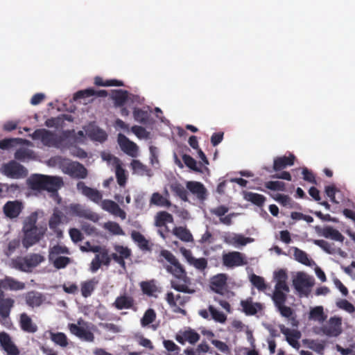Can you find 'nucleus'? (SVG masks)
Returning <instances> with one entry per match:
<instances>
[{
  "label": "nucleus",
  "mask_w": 355,
  "mask_h": 355,
  "mask_svg": "<svg viewBox=\"0 0 355 355\" xmlns=\"http://www.w3.org/2000/svg\"><path fill=\"white\" fill-rule=\"evenodd\" d=\"M159 255L169 263L164 266L166 271L178 279L171 280V288L177 291L184 293L192 294L195 293L194 289L189 288V285L191 284V279L187 277L184 268L175 256L167 250H161Z\"/></svg>",
  "instance_id": "f257e3e1"
},
{
  "label": "nucleus",
  "mask_w": 355,
  "mask_h": 355,
  "mask_svg": "<svg viewBox=\"0 0 355 355\" xmlns=\"http://www.w3.org/2000/svg\"><path fill=\"white\" fill-rule=\"evenodd\" d=\"M71 131H63L62 135H58L53 132L44 128L35 130L31 137L33 140H40L43 145L47 147L60 148L63 146V142L69 137Z\"/></svg>",
  "instance_id": "f03ea898"
},
{
  "label": "nucleus",
  "mask_w": 355,
  "mask_h": 355,
  "mask_svg": "<svg viewBox=\"0 0 355 355\" xmlns=\"http://www.w3.org/2000/svg\"><path fill=\"white\" fill-rule=\"evenodd\" d=\"M69 254L70 251L67 246L55 245L49 249V261L58 270L65 268L71 263V259L62 254Z\"/></svg>",
  "instance_id": "7ed1b4c3"
},
{
  "label": "nucleus",
  "mask_w": 355,
  "mask_h": 355,
  "mask_svg": "<svg viewBox=\"0 0 355 355\" xmlns=\"http://www.w3.org/2000/svg\"><path fill=\"white\" fill-rule=\"evenodd\" d=\"M45 258L40 254H31L24 257H17L12 260L13 267L23 272H29L31 268L44 261Z\"/></svg>",
  "instance_id": "20e7f679"
},
{
  "label": "nucleus",
  "mask_w": 355,
  "mask_h": 355,
  "mask_svg": "<svg viewBox=\"0 0 355 355\" xmlns=\"http://www.w3.org/2000/svg\"><path fill=\"white\" fill-rule=\"evenodd\" d=\"M1 171L4 175L12 179H21L28 175V170L15 160L3 164Z\"/></svg>",
  "instance_id": "39448f33"
},
{
  "label": "nucleus",
  "mask_w": 355,
  "mask_h": 355,
  "mask_svg": "<svg viewBox=\"0 0 355 355\" xmlns=\"http://www.w3.org/2000/svg\"><path fill=\"white\" fill-rule=\"evenodd\" d=\"M293 284L297 292L307 295L310 292V288L313 286L314 282L311 277L304 272H300L293 279Z\"/></svg>",
  "instance_id": "423d86ee"
},
{
  "label": "nucleus",
  "mask_w": 355,
  "mask_h": 355,
  "mask_svg": "<svg viewBox=\"0 0 355 355\" xmlns=\"http://www.w3.org/2000/svg\"><path fill=\"white\" fill-rule=\"evenodd\" d=\"M86 324L87 323L83 320L79 319L77 324L70 323L68 327L70 332L80 339L87 342H93L94 340V335L92 331L83 327V325Z\"/></svg>",
  "instance_id": "0eeeda50"
},
{
  "label": "nucleus",
  "mask_w": 355,
  "mask_h": 355,
  "mask_svg": "<svg viewBox=\"0 0 355 355\" xmlns=\"http://www.w3.org/2000/svg\"><path fill=\"white\" fill-rule=\"evenodd\" d=\"M227 275L219 273L210 279V288L215 293L224 295L228 291L227 288Z\"/></svg>",
  "instance_id": "6e6552de"
},
{
  "label": "nucleus",
  "mask_w": 355,
  "mask_h": 355,
  "mask_svg": "<svg viewBox=\"0 0 355 355\" xmlns=\"http://www.w3.org/2000/svg\"><path fill=\"white\" fill-rule=\"evenodd\" d=\"M223 264L227 268H234L245 265L247 261L245 260L242 253L236 251L230 252L224 254L222 257Z\"/></svg>",
  "instance_id": "1a4fd4ad"
},
{
  "label": "nucleus",
  "mask_w": 355,
  "mask_h": 355,
  "mask_svg": "<svg viewBox=\"0 0 355 355\" xmlns=\"http://www.w3.org/2000/svg\"><path fill=\"white\" fill-rule=\"evenodd\" d=\"M117 141L121 149L125 154L132 157L137 156L139 148L135 142L130 141L126 136L121 133L118 135Z\"/></svg>",
  "instance_id": "9d476101"
},
{
  "label": "nucleus",
  "mask_w": 355,
  "mask_h": 355,
  "mask_svg": "<svg viewBox=\"0 0 355 355\" xmlns=\"http://www.w3.org/2000/svg\"><path fill=\"white\" fill-rule=\"evenodd\" d=\"M64 172L73 178L84 179L87 175L86 168L78 162L67 164L64 168Z\"/></svg>",
  "instance_id": "9b49d317"
},
{
  "label": "nucleus",
  "mask_w": 355,
  "mask_h": 355,
  "mask_svg": "<svg viewBox=\"0 0 355 355\" xmlns=\"http://www.w3.org/2000/svg\"><path fill=\"white\" fill-rule=\"evenodd\" d=\"M24 209V204L19 200L8 201L3 207V214L12 219L17 218Z\"/></svg>",
  "instance_id": "f8f14e48"
},
{
  "label": "nucleus",
  "mask_w": 355,
  "mask_h": 355,
  "mask_svg": "<svg viewBox=\"0 0 355 355\" xmlns=\"http://www.w3.org/2000/svg\"><path fill=\"white\" fill-rule=\"evenodd\" d=\"M44 234V230L38 227L26 230L22 240L24 247L28 248L37 243Z\"/></svg>",
  "instance_id": "ddd939ff"
},
{
  "label": "nucleus",
  "mask_w": 355,
  "mask_h": 355,
  "mask_svg": "<svg viewBox=\"0 0 355 355\" xmlns=\"http://www.w3.org/2000/svg\"><path fill=\"white\" fill-rule=\"evenodd\" d=\"M0 345L7 355H19V350L12 342L11 337L6 332L0 333Z\"/></svg>",
  "instance_id": "4468645a"
},
{
  "label": "nucleus",
  "mask_w": 355,
  "mask_h": 355,
  "mask_svg": "<svg viewBox=\"0 0 355 355\" xmlns=\"http://www.w3.org/2000/svg\"><path fill=\"white\" fill-rule=\"evenodd\" d=\"M77 189L94 202H101L103 197L101 193L96 189L87 187L83 182L77 183Z\"/></svg>",
  "instance_id": "2eb2a0df"
},
{
  "label": "nucleus",
  "mask_w": 355,
  "mask_h": 355,
  "mask_svg": "<svg viewBox=\"0 0 355 355\" xmlns=\"http://www.w3.org/2000/svg\"><path fill=\"white\" fill-rule=\"evenodd\" d=\"M135 300L132 296L126 293L118 296L113 302L112 306L117 310L133 309L136 310Z\"/></svg>",
  "instance_id": "dca6fc26"
},
{
  "label": "nucleus",
  "mask_w": 355,
  "mask_h": 355,
  "mask_svg": "<svg viewBox=\"0 0 355 355\" xmlns=\"http://www.w3.org/2000/svg\"><path fill=\"white\" fill-rule=\"evenodd\" d=\"M340 326V318L331 317L328 324L322 327V331L324 334L328 336H338L341 333Z\"/></svg>",
  "instance_id": "f3484780"
},
{
  "label": "nucleus",
  "mask_w": 355,
  "mask_h": 355,
  "mask_svg": "<svg viewBox=\"0 0 355 355\" xmlns=\"http://www.w3.org/2000/svg\"><path fill=\"white\" fill-rule=\"evenodd\" d=\"M187 189L198 199L201 201L205 200L207 197V191L203 184L196 181H189L187 182Z\"/></svg>",
  "instance_id": "a211bd4d"
},
{
  "label": "nucleus",
  "mask_w": 355,
  "mask_h": 355,
  "mask_svg": "<svg viewBox=\"0 0 355 355\" xmlns=\"http://www.w3.org/2000/svg\"><path fill=\"white\" fill-rule=\"evenodd\" d=\"M103 209L110 212V214L120 217L122 220L126 218L125 212L119 207V205L113 200H104L101 202Z\"/></svg>",
  "instance_id": "6ab92c4d"
},
{
  "label": "nucleus",
  "mask_w": 355,
  "mask_h": 355,
  "mask_svg": "<svg viewBox=\"0 0 355 355\" xmlns=\"http://www.w3.org/2000/svg\"><path fill=\"white\" fill-rule=\"evenodd\" d=\"M45 189L53 195L58 196V191L64 185L63 180L60 177L46 175Z\"/></svg>",
  "instance_id": "aec40b11"
},
{
  "label": "nucleus",
  "mask_w": 355,
  "mask_h": 355,
  "mask_svg": "<svg viewBox=\"0 0 355 355\" xmlns=\"http://www.w3.org/2000/svg\"><path fill=\"white\" fill-rule=\"evenodd\" d=\"M1 284L3 291H17L24 290L26 287L25 283L10 276H6L3 279H1Z\"/></svg>",
  "instance_id": "412c9836"
},
{
  "label": "nucleus",
  "mask_w": 355,
  "mask_h": 355,
  "mask_svg": "<svg viewBox=\"0 0 355 355\" xmlns=\"http://www.w3.org/2000/svg\"><path fill=\"white\" fill-rule=\"evenodd\" d=\"M46 175L33 174L27 180L28 187L33 191H44Z\"/></svg>",
  "instance_id": "4be33fe9"
},
{
  "label": "nucleus",
  "mask_w": 355,
  "mask_h": 355,
  "mask_svg": "<svg viewBox=\"0 0 355 355\" xmlns=\"http://www.w3.org/2000/svg\"><path fill=\"white\" fill-rule=\"evenodd\" d=\"M295 157L293 154L288 156L277 157L274 159L273 170L275 171H280L288 166H291L294 164Z\"/></svg>",
  "instance_id": "5701e85b"
},
{
  "label": "nucleus",
  "mask_w": 355,
  "mask_h": 355,
  "mask_svg": "<svg viewBox=\"0 0 355 355\" xmlns=\"http://www.w3.org/2000/svg\"><path fill=\"white\" fill-rule=\"evenodd\" d=\"M62 217L63 214L60 211L55 210L49 221V228L54 232L58 238L62 237L63 234L62 231L58 227L62 223Z\"/></svg>",
  "instance_id": "b1692460"
},
{
  "label": "nucleus",
  "mask_w": 355,
  "mask_h": 355,
  "mask_svg": "<svg viewBox=\"0 0 355 355\" xmlns=\"http://www.w3.org/2000/svg\"><path fill=\"white\" fill-rule=\"evenodd\" d=\"M241 306L243 309V311L247 315H254L263 309V306L261 303L253 302L251 297L241 300Z\"/></svg>",
  "instance_id": "393cba45"
},
{
  "label": "nucleus",
  "mask_w": 355,
  "mask_h": 355,
  "mask_svg": "<svg viewBox=\"0 0 355 355\" xmlns=\"http://www.w3.org/2000/svg\"><path fill=\"white\" fill-rule=\"evenodd\" d=\"M19 323L21 329L24 332L33 334L37 331V326L26 313L20 314Z\"/></svg>",
  "instance_id": "a878e982"
},
{
  "label": "nucleus",
  "mask_w": 355,
  "mask_h": 355,
  "mask_svg": "<svg viewBox=\"0 0 355 355\" xmlns=\"http://www.w3.org/2000/svg\"><path fill=\"white\" fill-rule=\"evenodd\" d=\"M15 300L10 297H0V316L5 319L9 317L12 309L15 306Z\"/></svg>",
  "instance_id": "bb28decb"
},
{
  "label": "nucleus",
  "mask_w": 355,
  "mask_h": 355,
  "mask_svg": "<svg viewBox=\"0 0 355 355\" xmlns=\"http://www.w3.org/2000/svg\"><path fill=\"white\" fill-rule=\"evenodd\" d=\"M286 300L287 297L272 300L275 307L277 308L281 315L288 319H291L293 318L292 316L294 314V311L291 307L285 305Z\"/></svg>",
  "instance_id": "cd10ccee"
},
{
  "label": "nucleus",
  "mask_w": 355,
  "mask_h": 355,
  "mask_svg": "<svg viewBox=\"0 0 355 355\" xmlns=\"http://www.w3.org/2000/svg\"><path fill=\"white\" fill-rule=\"evenodd\" d=\"M97 97H106L107 96V92L105 90H96L94 88H87L86 89L80 90L75 93L73 99L77 101L80 98H84L90 96Z\"/></svg>",
  "instance_id": "c85d7f7f"
},
{
  "label": "nucleus",
  "mask_w": 355,
  "mask_h": 355,
  "mask_svg": "<svg viewBox=\"0 0 355 355\" xmlns=\"http://www.w3.org/2000/svg\"><path fill=\"white\" fill-rule=\"evenodd\" d=\"M114 250L119 254V259L116 261L123 270L126 269V264L125 259H129L132 255L131 250L128 247L120 245H116L114 247Z\"/></svg>",
  "instance_id": "c756f323"
},
{
  "label": "nucleus",
  "mask_w": 355,
  "mask_h": 355,
  "mask_svg": "<svg viewBox=\"0 0 355 355\" xmlns=\"http://www.w3.org/2000/svg\"><path fill=\"white\" fill-rule=\"evenodd\" d=\"M114 250L119 254V259L116 261L123 270L126 269V264L125 259H129L132 255L131 250L128 247L120 245H116L114 247Z\"/></svg>",
  "instance_id": "7c9ffc66"
},
{
  "label": "nucleus",
  "mask_w": 355,
  "mask_h": 355,
  "mask_svg": "<svg viewBox=\"0 0 355 355\" xmlns=\"http://www.w3.org/2000/svg\"><path fill=\"white\" fill-rule=\"evenodd\" d=\"M98 284V280L96 277L81 282L80 292L82 296L85 298L91 296Z\"/></svg>",
  "instance_id": "2f4dec72"
},
{
  "label": "nucleus",
  "mask_w": 355,
  "mask_h": 355,
  "mask_svg": "<svg viewBox=\"0 0 355 355\" xmlns=\"http://www.w3.org/2000/svg\"><path fill=\"white\" fill-rule=\"evenodd\" d=\"M289 292L290 288L287 282L276 281L275 290L272 295V300L286 297Z\"/></svg>",
  "instance_id": "473e14b6"
},
{
  "label": "nucleus",
  "mask_w": 355,
  "mask_h": 355,
  "mask_svg": "<svg viewBox=\"0 0 355 355\" xmlns=\"http://www.w3.org/2000/svg\"><path fill=\"white\" fill-rule=\"evenodd\" d=\"M321 234L327 239H331L341 243H343L345 239V236L338 230L330 226L324 227L322 230Z\"/></svg>",
  "instance_id": "72a5a7b5"
},
{
  "label": "nucleus",
  "mask_w": 355,
  "mask_h": 355,
  "mask_svg": "<svg viewBox=\"0 0 355 355\" xmlns=\"http://www.w3.org/2000/svg\"><path fill=\"white\" fill-rule=\"evenodd\" d=\"M115 173L117 183L121 187H124L127 182V175L125 169L122 167L120 159L114 157Z\"/></svg>",
  "instance_id": "f704fd0d"
},
{
  "label": "nucleus",
  "mask_w": 355,
  "mask_h": 355,
  "mask_svg": "<svg viewBox=\"0 0 355 355\" xmlns=\"http://www.w3.org/2000/svg\"><path fill=\"white\" fill-rule=\"evenodd\" d=\"M25 300L27 305L33 308L40 306L43 302V298L41 293L30 291L26 294Z\"/></svg>",
  "instance_id": "c9c22d12"
},
{
  "label": "nucleus",
  "mask_w": 355,
  "mask_h": 355,
  "mask_svg": "<svg viewBox=\"0 0 355 355\" xmlns=\"http://www.w3.org/2000/svg\"><path fill=\"white\" fill-rule=\"evenodd\" d=\"M128 98V92L126 90L116 89L112 91V98L116 107H123Z\"/></svg>",
  "instance_id": "e433bc0d"
},
{
  "label": "nucleus",
  "mask_w": 355,
  "mask_h": 355,
  "mask_svg": "<svg viewBox=\"0 0 355 355\" xmlns=\"http://www.w3.org/2000/svg\"><path fill=\"white\" fill-rule=\"evenodd\" d=\"M131 167L132 170L140 175H147L148 177H151L153 175L152 171L147 166L143 164L138 159H133L131 162Z\"/></svg>",
  "instance_id": "4c0bfd02"
},
{
  "label": "nucleus",
  "mask_w": 355,
  "mask_h": 355,
  "mask_svg": "<svg viewBox=\"0 0 355 355\" xmlns=\"http://www.w3.org/2000/svg\"><path fill=\"white\" fill-rule=\"evenodd\" d=\"M173 222V216L165 211H159L155 218V225L159 227L165 226L167 223H171Z\"/></svg>",
  "instance_id": "58836bf2"
},
{
  "label": "nucleus",
  "mask_w": 355,
  "mask_h": 355,
  "mask_svg": "<svg viewBox=\"0 0 355 355\" xmlns=\"http://www.w3.org/2000/svg\"><path fill=\"white\" fill-rule=\"evenodd\" d=\"M173 234L184 242H191L193 241L191 233L186 227H175L173 230Z\"/></svg>",
  "instance_id": "ea45409f"
},
{
  "label": "nucleus",
  "mask_w": 355,
  "mask_h": 355,
  "mask_svg": "<svg viewBox=\"0 0 355 355\" xmlns=\"http://www.w3.org/2000/svg\"><path fill=\"white\" fill-rule=\"evenodd\" d=\"M244 198L258 207H262L266 200L264 196L250 191L244 193Z\"/></svg>",
  "instance_id": "a19ab883"
},
{
  "label": "nucleus",
  "mask_w": 355,
  "mask_h": 355,
  "mask_svg": "<svg viewBox=\"0 0 355 355\" xmlns=\"http://www.w3.org/2000/svg\"><path fill=\"white\" fill-rule=\"evenodd\" d=\"M292 250L293 251V256L295 259L307 266H311L312 260L309 258L308 254L304 251L299 249L297 247H293Z\"/></svg>",
  "instance_id": "79ce46f5"
},
{
  "label": "nucleus",
  "mask_w": 355,
  "mask_h": 355,
  "mask_svg": "<svg viewBox=\"0 0 355 355\" xmlns=\"http://www.w3.org/2000/svg\"><path fill=\"white\" fill-rule=\"evenodd\" d=\"M150 205H154L158 207H169L171 205V202L167 198H164L158 192H155L152 194L150 200Z\"/></svg>",
  "instance_id": "37998d69"
},
{
  "label": "nucleus",
  "mask_w": 355,
  "mask_h": 355,
  "mask_svg": "<svg viewBox=\"0 0 355 355\" xmlns=\"http://www.w3.org/2000/svg\"><path fill=\"white\" fill-rule=\"evenodd\" d=\"M27 141L21 138H6L0 140V149L8 150L17 144H24Z\"/></svg>",
  "instance_id": "c03bdc74"
},
{
  "label": "nucleus",
  "mask_w": 355,
  "mask_h": 355,
  "mask_svg": "<svg viewBox=\"0 0 355 355\" xmlns=\"http://www.w3.org/2000/svg\"><path fill=\"white\" fill-rule=\"evenodd\" d=\"M50 338L55 345L63 348L69 344L67 336L62 332H50Z\"/></svg>",
  "instance_id": "a18cd8bd"
},
{
  "label": "nucleus",
  "mask_w": 355,
  "mask_h": 355,
  "mask_svg": "<svg viewBox=\"0 0 355 355\" xmlns=\"http://www.w3.org/2000/svg\"><path fill=\"white\" fill-rule=\"evenodd\" d=\"M34 157V152L26 148H19L15 153V158L17 160L24 162Z\"/></svg>",
  "instance_id": "49530a36"
},
{
  "label": "nucleus",
  "mask_w": 355,
  "mask_h": 355,
  "mask_svg": "<svg viewBox=\"0 0 355 355\" xmlns=\"http://www.w3.org/2000/svg\"><path fill=\"white\" fill-rule=\"evenodd\" d=\"M133 116L136 121L141 124H147L149 121L150 114L147 110L141 108H135Z\"/></svg>",
  "instance_id": "de8ad7c7"
},
{
  "label": "nucleus",
  "mask_w": 355,
  "mask_h": 355,
  "mask_svg": "<svg viewBox=\"0 0 355 355\" xmlns=\"http://www.w3.org/2000/svg\"><path fill=\"white\" fill-rule=\"evenodd\" d=\"M171 189L181 200L184 202L188 201L187 191L180 183L174 182L171 184Z\"/></svg>",
  "instance_id": "09e8293b"
},
{
  "label": "nucleus",
  "mask_w": 355,
  "mask_h": 355,
  "mask_svg": "<svg viewBox=\"0 0 355 355\" xmlns=\"http://www.w3.org/2000/svg\"><path fill=\"white\" fill-rule=\"evenodd\" d=\"M131 237L132 240L137 243L139 247L141 250H148V241L145 236L137 231H132L131 233Z\"/></svg>",
  "instance_id": "8fccbe9b"
},
{
  "label": "nucleus",
  "mask_w": 355,
  "mask_h": 355,
  "mask_svg": "<svg viewBox=\"0 0 355 355\" xmlns=\"http://www.w3.org/2000/svg\"><path fill=\"white\" fill-rule=\"evenodd\" d=\"M89 137L94 141L103 142L107 139L106 132L98 128H93L88 132Z\"/></svg>",
  "instance_id": "3c124183"
},
{
  "label": "nucleus",
  "mask_w": 355,
  "mask_h": 355,
  "mask_svg": "<svg viewBox=\"0 0 355 355\" xmlns=\"http://www.w3.org/2000/svg\"><path fill=\"white\" fill-rule=\"evenodd\" d=\"M94 84L97 86H102V87H110V86H116V87H121L123 86V82L121 80H116V79H111V80H103V79L101 77L96 76L94 78Z\"/></svg>",
  "instance_id": "603ef678"
},
{
  "label": "nucleus",
  "mask_w": 355,
  "mask_h": 355,
  "mask_svg": "<svg viewBox=\"0 0 355 355\" xmlns=\"http://www.w3.org/2000/svg\"><path fill=\"white\" fill-rule=\"evenodd\" d=\"M304 343L306 345V346L317 352L318 354H322L324 349V344L320 342H318L315 340H309L306 339L303 340Z\"/></svg>",
  "instance_id": "864d4df0"
},
{
  "label": "nucleus",
  "mask_w": 355,
  "mask_h": 355,
  "mask_svg": "<svg viewBox=\"0 0 355 355\" xmlns=\"http://www.w3.org/2000/svg\"><path fill=\"white\" fill-rule=\"evenodd\" d=\"M140 287L142 292L148 296L153 295L157 291V286L154 280L141 282L140 283Z\"/></svg>",
  "instance_id": "5fc2aeb1"
},
{
  "label": "nucleus",
  "mask_w": 355,
  "mask_h": 355,
  "mask_svg": "<svg viewBox=\"0 0 355 355\" xmlns=\"http://www.w3.org/2000/svg\"><path fill=\"white\" fill-rule=\"evenodd\" d=\"M156 319V313L154 309H147L141 319V324L142 327H146L153 323Z\"/></svg>",
  "instance_id": "6e6d98bb"
},
{
  "label": "nucleus",
  "mask_w": 355,
  "mask_h": 355,
  "mask_svg": "<svg viewBox=\"0 0 355 355\" xmlns=\"http://www.w3.org/2000/svg\"><path fill=\"white\" fill-rule=\"evenodd\" d=\"M309 318L314 320L323 322L326 319L327 316L324 313L323 307L320 306H315L310 311Z\"/></svg>",
  "instance_id": "4d7b16f0"
},
{
  "label": "nucleus",
  "mask_w": 355,
  "mask_h": 355,
  "mask_svg": "<svg viewBox=\"0 0 355 355\" xmlns=\"http://www.w3.org/2000/svg\"><path fill=\"white\" fill-rule=\"evenodd\" d=\"M208 310L211 315V318L216 322L220 323H225L227 320V316L222 311L217 310L214 306L209 305Z\"/></svg>",
  "instance_id": "13d9d810"
},
{
  "label": "nucleus",
  "mask_w": 355,
  "mask_h": 355,
  "mask_svg": "<svg viewBox=\"0 0 355 355\" xmlns=\"http://www.w3.org/2000/svg\"><path fill=\"white\" fill-rule=\"evenodd\" d=\"M250 282L259 291H264L267 288V284L263 277L253 274L250 277Z\"/></svg>",
  "instance_id": "bf43d9fd"
},
{
  "label": "nucleus",
  "mask_w": 355,
  "mask_h": 355,
  "mask_svg": "<svg viewBox=\"0 0 355 355\" xmlns=\"http://www.w3.org/2000/svg\"><path fill=\"white\" fill-rule=\"evenodd\" d=\"M265 187L272 191H281L286 190L285 183L281 181H269L265 183Z\"/></svg>",
  "instance_id": "052dcab7"
},
{
  "label": "nucleus",
  "mask_w": 355,
  "mask_h": 355,
  "mask_svg": "<svg viewBox=\"0 0 355 355\" xmlns=\"http://www.w3.org/2000/svg\"><path fill=\"white\" fill-rule=\"evenodd\" d=\"M105 228L114 235H123L124 232L121 226L116 222H108L105 223Z\"/></svg>",
  "instance_id": "680f3d73"
},
{
  "label": "nucleus",
  "mask_w": 355,
  "mask_h": 355,
  "mask_svg": "<svg viewBox=\"0 0 355 355\" xmlns=\"http://www.w3.org/2000/svg\"><path fill=\"white\" fill-rule=\"evenodd\" d=\"M182 160L184 164L191 170L196 172L201 171L200 168L197 166L196 161L191 156L186 154L183 155Z\"/></svg>",
  "instance_id": "e2e57ef3"
},
{
  "label": "nucleus",
  "mask_w": 355,
  "mask_h": 355,
  "mask_svg": "<svg viewBox=\"0 0 355 355\" xmlns=\"http://www.w3.org/2000/svg\"><path fill=\"white\" fill-rule=\"evenodd\" d=\"M184 339L191 344H195L200 339V335L194 330L190 329L183 333Z\"/></svg>",
  "instance_id": "0e129e2a"
},
{
  "label": "nucleus",
  "mask_w": 355,
  "mask_h": 355,
  "mask_svg": "<svg viewBox=\"0 0 355 355\" xmlns=\"http://www.w3.org/2000/svg\"><path fill=\"white\" fill-rule=\"evenodd\" d=\"M300 333L298 331H293V333L286 338V341L290 345L295 349H299L300 344L297 341L300 338Z\"/></svg>",
  "instance_id": "69168bd1"
},
{
  "label": "nucleus",
  "mask_w": 355,
  "mask_h": 355,
  "mask_svg": "<svg viewBox=\"0 0 355 355\" xmlns=\"http://www.w3.org/2000/svg\"><path fill=\"white\" fill-rule=\"evenodd\" d=\"M166 300L171 306H176V302H178L180 305H184V302L182 300L180 295H177L175 297L172 292L166 293Z\"/></svg>",
  "instance_id": "338daca9"
},
{
  "label": "nucleus",
  "mask_w": 355,
  "mask_h": 355,
  "mask_svg": "<svg viewBox=\"0 0 355 355\" xmlns=\"http://www.w3.org/2000/svg\"><path fill=\"white\" fill-rule=\"evenodd\" d=\"M273 199L280 203L282 206L291 207L292 200L291 198L286 195L277 193L276 195L272 196Z\"/></svg>",
  "instance_id": "774afa93"
}]
</instances>
